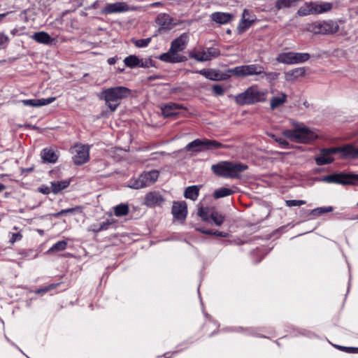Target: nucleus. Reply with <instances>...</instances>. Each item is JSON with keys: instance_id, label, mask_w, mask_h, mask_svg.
Masks as SVG:
<instances>
[{"instance_id": "obj_1", "label": "nucleus", "mask_w": 358, "mask_h": 358, "mask_svg": "<svg viewBox=\"0 0 358 358\" xmlns=\"http://www.w3.org/2000/svg\"><path fill=\"white\" fill-rule=\"evenodd\" d=\"M282 135L297 143H309L318 138L316 131L306 127L303 123L293 124V129L282 131Z\"/></svg>"}, {"instance_id": "obj_2", "label": "nucleus", "mask_w": 358, "mask_h": 358, "mask_svg": "<svg viewBox=\"0 0 358 358\" xmlns=\"http://www.w3.org/2000/svg\"><path fill=\"white\" fill-rule=\"evenodd\" d=\"M131 93L129 89L122 87L107 88L101 91L98 96L105 101L106 105L113 112L120 104L122 99L127 97Z\"/></svg>"}, {"instance_id": "obj_3", "label": "nucleus", "mask_w": 358, "mask_h": 358, "mask_svg": "<svg viewBox=\"0 0 358 358\" xmlns=\"http://www.w3.org/2000/svg\"><path fill=\"white\" fill-rule=\"evenodd\" d=\"M248 168L246 164L231 162H222L211 166V169L215 174L230 178H239L241 173L247 170Z\"/></svg>"}, {"instance_id": "obj_4", "label": "nucleus", "mask_w": 358, "mask_h": 358, "mask_svg": "<svg viewBox=\"0 0 358 358\" xmlns=\"http://www.w3.org/2000/svg\"><path fill=\"white\" fill-rule=\"evenodd\" d=\"M339 152H342L344 156H350L352 158L358 157V148H355L353 145H348L343 147L321 150L320 155L315 158L316 164L322 166L331 163L334 161L332 155Z\"/></svg>"}, {"instance_id": "obj_5", "label": "nucleus", "mask_w": 358, "mask_h": 358, "mask_svg": "<svg viewBox=\"0 0 358 358\" xmlns=\"http://www.w3.org/2000/svg\"><path fill=\"white\" fill-rule=\"evenodd\" d=\"M266 94V90H262L257 85H253L248 87L245 92L237 94L234 99L238 105H249L264 101Z\"/></svg>"}, {"instance_id": "obj_6", "label": "nucleus", "mask_w": 358, "mask_h": 358, "mask_svg": "<svg viewBox=\"0 0 358 358\" xmlns=\"http://www.w3.org/2000/svg\"><path fill=\"white\" fill-rule=\"evenodd\" d=\"M224 148H225V145L216 141L208 139H196L188 143L185 147V150L187 151L200 152L208 150H217Z\"/></svg>"}, {"instance_id": "obj_7", "label": "nucleus", "mask_w": 358, "mask_h": 358, "mask_svg": "<svg viewBox=\"0 0 358 358\" xmlns=\"http://www.w3.org/2000/svg\"><path fill=\"white\" fill-rule=\"evenodd\" d=\"M320 181L341 185L354 184L356 181H358V175L335 173L323 177L320 179Z\"/></svg>"}, {"instance_id": "obj_8", "label": "nucleus", "mask_w": 358, "mask_h": 358, "mask_svg": "<svg viewBox=\"0 0 358 358\" xmlns=\"http://www.w3.org/2000/svg\"><path fill=\"white\" fill-rule=\"evenodd\" d=\"M90 147L84 145H76L71 148L73 162L76 165L85 164L89 159Z\"/></svg>"}, {"instance_id": "obj_9", "label": "nucleus", "mask_w": 358, "mask_h": 358, "mask_svg": "<svg viewBox=\"0 0 358 358\" xmlns=\"http://www.w3.org/2000/svg\"><path fill=\"white\" fill-rule=\"evenodd\" d=\"M136 7L129 6L126 2L117 1L113 3H107L103 8V13L113 14L124 13L130 10H136Z\"/></svg>"}, {"instance_id": "obj_10", "label": "nucleus", "mask_w": 358, "mask_h": 358, "mask_svg": "<svg viewBox=\"0 0 358 358\" xmlns=\"http://www.w3.org/2000/svg\"><path fill=\"white\" fill-rule=\"evenodd\" d=\"M264 73V67L259 64L239 66V77L259 76Z\"/></svg>"}, {"instance_id": "obj_11", "label": "nucleus", "mask_w": 358, "mask_h": 358, "mask_svg": "<svg viewBox=\"0 0 358 358\" xmlns=\"http://www.w3.org/2000/svg\"><path fill=\"white\" fill-rule=\"evenodd\" d=\"M319 34H334L338 31L339 27L336 22L327 20L320 22L317 26Z\"/></svg>"}, {"instance_id": "obj_12", "label": "nucleus", "mask_w": 358, "mask_h": 358, "mask_svg": "<svg viewBox=\"0 0 358 358\" xmlns=\"http://www.w3.org/2000/svg\"><path fill=\"white\" fill-rule=\"evenodd\" d=\"M172 213L174 217L184 220L187 216V205L185 201L175 202L172 206Z\"/></svg>"}, {"instance_id": "obj_13", "label": "nucleus", "mask_w": 358, "mask_h": 358, "mask_svg": "<svg viewBox=\"0 0 358 358\" xmlns=\"http://www.w3.org/2000/svg\"><path fill=\"white\" fill-rule=\"evenodd\" d=\"M255 21V17L252 16L250 12L245 9L242 14V18L238 24V29L240 32L246 31L252 24Z\"/></svg>"}, {"instance_id": "obj_14", "label": "nucleus", "mask_w": 358, "mask_h": 358, "mask_svg": "<svg viewBox=\"0 0 358 358\" xmlns=\"http://www.w3.org/2000/svg\"><path fill=\"white\" fill-rule=\"evenodd\" d=\"M187 41V34H182L171 43L170 48L171 49L172 52H175L176 54H178L179 52L182 51L186 48Z\"/></svg>"}, {"instance_id": "obj_15", "label": "nucleus", "mask_w": 358, "mask_h": 358, "mask_svg": "<svg viewBox=\"0 0 358 358\" xmlns=\"http://www.w3.org/2000/svg\"><path fill=\"white\" fill-rule=\"evenodd\" d=\"M159 59L169 63H179L186 60L185 57L176 54L175 52H172L171 48L169 52L162 54L159 57Z\"/></svg>"}, {"instance_id": "obj_16", "label": "nucleus", "mask_w": 358, "mask_h": 358, "mask_svg": "<svg viewBox=\"0 0 358 358\" xmlns=\"http://www.w3.org/2000/svg\"><path fill=\"white\" fill-rule=\"evenodd\" d=\"M234 15L228 13L215 12L211 14L210 18L213 21L224 24L230 22L234 19Z\"/></svg>"}, {"instance_id": "obj_17", "label": "nucleus", "mask_w": 358, "mask_h": 358, "mask_svg": "<svg viewBox=\"0 0 358 358\" xmlns=\"http://www.w3.org/2000/svg\"><path fill=\"white\" fill-rule=\"evenodd\" d=\"M314 15L329 12L333 8V4L325 1H312Z\"/></svg>"}, {"instance_id": "obj_18", "label": "nucleus", "mask_w": 358, "mask_h": 358, "mask_svg": "<svg viewBox=\"0 0 358 358\" xmlns=\"http://www.w3.org/2000/svg\"><path fill=\"white\" fill-rule=\"evenodd\" d=\"M156 22L161 26L162 29H171L176 24L173 22V19L166 13H160L156 18Z\"/></svg>"}, {"instance_id": "obj_19", "label": "nucleus", "mask_w": 358, "mask_h": 358, "mask_svg": "<svg viewBox=\"0 0 358 358\" xmlns=\"http://www.w3.org/2000/svg\"><path fill=\"white\" fill-rule=\"evenodd\" d=\"M55 100V97H49L47 99H25L22 100V102L24 106H29L32 107H40L46 106L52 103Z\"/></svg>"}, {"instance_id": "obj_20", "label": "nucleus", "mask_w": 358, "mask_h": 358, "mask_svg": "<svg viewBox=\"0 0 358 358\" xmlns=\"http://www.w3.org/2000/svg\"><path fill=\"white\" fill-rule=\"evenodd\" d=\"M163 202L161 194L156 192L147 194L145 198V203L150 207L159 206Z\"/></svg>"}, {"instance_id": "obj_21", "label": "nucleus", "mask_w": 358, "mask_h": 358, "mask_svg": "<svg viewBox=\"0 0 358 358\" xmlns=\"http://www.w3.org/2000/svg\"><path fill=\"white\" fill-rule=\"evenodd\" d=\"M182 106L176 103H169L162 107V112L164 117L176 116L178 115V110Z\"/></svg>"}, {"instance_id": "obj_22", "label": "nucleus", "mask_w": 358, "mask_h": 358, "mask_svg": "<svg viewBox=\"0 0 358 358\" xmlns=\"http://www.w3.org/2000/svg\"><path fill=\"white\" fill-rule=\"evenodd\" d=\"M141 176L143 180V185L148 187L152 185L157 180L159 172L157 171L145 172L141 174Z\"/></svg>"}, {"instance_id": "obj_23", "label": "nucleus", "mask_w": 358, "mask_h": 358, "mask_svg": "<svg viewBox=\"0 0 358 358\" xmlns=\"http://www.w3.org/2000/svg\"><path fill=\"white\" fill-rule=\"evenodd\" d=\"M43 160L48 163H55L57 160L58 155L52 148H45L41 152Z\"/></svg>"}, {"instance_id": "obj_24", "label": "nucleus", "mask_w": 358, "mask_h": 358, "mask_svg": "<svg viewBox=\"0 0 358 358\" xmlns=\"http://www.w3.org/2000/svg\"><path fill=\"white\" fill-rule=\"evenodd\" d=\"M31 38L39 43L48 45L53 41V38L50 36L44 31H39L35 33Z\"/></svg>"}, {"instance_id": "obj_25", "label": "nucleus", "mask_w": 358, "mask_h": 358, "mask_svg": "<svg viewBox=\"0 0 358 358\" xmlns=\"http://www.w3.org/2000/svg\"><path fill=\"white\" fill-rule=\"evenodd\" d=\"M287 101V95L283 92H278L276 96H273L271 99V108L272 110L275 109L285 103Z\"/></svg>"}, {"instance_id": "obj_26", "label": "nucleus", "mask_w": 358, "mask_h": 358, "mask_svg": "<svg viewBox=\"0 0 358 358\" xmlns=\"http://www.w3.org/2000/svg\"><path fill=\"white\" fill-rule=\"evenodd\" d=\"M306 73L304 67H299L285 73V78L287 80H292L302 77Z\"/></svg>"}, {"instance_id": "obj_27", "label": "nucleus", "mask_w": 358, "mask_h": 358, "mask_svg": "<svg viewBox=\"0 0 358 358\" xmlns=\"http://www.w3.org/2000/svg\"><path fill=\"white\" fill-rule=\"evenodd\" d=\"M70 184L69 180L52 181L50 182L52 192L57 194L62 190L66 189Z\"/></svg>"}, {"instance_id": "obj_28", "label": "nucleus", "mask_w": 358, "mask_h": 358, "mask_svg": "<svg viewBox=\"0 0 358 358\" xmlns=\"http://www.w3.org/2000/svg\"><path fill=\"white\" fill-rule=\"evenodd\" d=\"M294 52H282L278 55L276 60L285 64H294Z\"/></svg>"}, {"instance_id": "obj_29", "label": "nucleus", "mask_w": 358, "mask_h": 358, "mask_svg": "<svg viewBox=\"0 0 358 358\" xmlns=\"http://www.w3.org/2000/svg\"><path fill=\"white\" fill-rule=\"evenodd\" d=\"M199 188L196 185H192L187 187L184 192V196L187 199H189L192 201L197 199L199 196Z\"/></svg>"}, {"instance_id": "obj_30", "label": "nucleus", "mask_w": 358, "mask_h": 358, "mask_svg": "<svg viewBox=\"0 0 358 358\" xmlns=\"http://www.w3.org/2000/svg\"><path fill=\"white\" fill-rule=\"evenodd\" d=\"M297 14L299 16H306L309 15H314L312 1L306 2L298 10Z\"/></svg>"}, {"instance_id": "obj_31", "label": "nucleus", "mask_w": 358, "mask_h": 358, "mask_svg": "<svg viewBox=\"0 0 358 358\" xmlns=\"http://www.w3.org/2000/svg\"><path fill=\"white\" fill-rule=\"evenodd\" d=\"M210 218L213 220L215 225L220 226L223 224L225 217L220 212L213 210L210 212Z\"/></svg>"}, {"instance_id": "obj_32", "label": "nucleus", "mask_w": 358, "mask_h": 358, "mask_svg": "<svg viewBox=\"0 0 358 358\" xmlns=\"http://www.w3.org/2000/svg\"><path fill=\"white\" fill-rule=\"evenodd\" d=\"M196 73H200L201 75L203 76L205 78L212 80H220L219 74L218 73L212 69L206 70L202 69L199 71H196Z\"/></svg>"}, {"instance_id": "obj_33", "label": "nucleus", "mask_w": 358, "mask_h": 358, "mask_svg": "<svg viewBox=\"0 0 358 358\" xmlns=\"http://www.w3.org/2000/svg\"><path fill=\"white\" fill-rule=\"evenodd\" d=\"M76 213H82V207L76 206L74 208H70L67 209H64L60 210L59 212L52 214L54 217H59L61 215H65L68 214H73Z\"/></svg>"}, {"instance_id": "obj_34", "label": "nucleus", "mask_w": 358, "mask_h": 358, "mask_svg": "<svg viewBox=\"0 0 358 358\" xmlns=\"http://www.w3.org/2000/svg\"><path fill=\"white\" fill-rule=\"evenodd\" d=\"M189 57L199 62H206L209 60L206 50L193 51L190 52Z\"/></svg>"}, {"instance_id": "obj_35", "label": "nucleus", "mask_w": 358, "mask_h": 358, "mask_svg": "<svg viewBox=\"0 0 358 358\" xmlns=\"http://www.w3.org/2000/svg\"><path fill=\"white\" fill-rule=\"evenodd\" d=\"M129 211V208L127 204L121 203L114 207V213L117 217L127 215Z\"/></svg>"}, {"instance_id": "obj_36", "label": "nucleus", "mask_w": 358, "mask_h": 358, "mask_svg": "<svg viewBox=\"0 0 358 358\" xmlns=\"http://www.w3.org/2000/svg\"><path fill=\"white\" fill-rule=\"evenodd\" d=\"M234 192V191L230 188L221 187L214 192L213 196L215 199H220V198L229 196V195L232 194Z\"/></svg>"}, {"instance_id": "obj_37", "label": "nucleus", "mask_w": 358, "mask_h": 358, "mask_svg": "<svg viewBox=\"0 0 358 358\" xmlns=\"http://www.w3.org/2000/svg\"><path fill=\"white\" fill-rule=\"evenodd\" d=\"M310 55L306 52H294V64L303 63L310 59Z\"/></svg>"}, {"instance_id": "obj_38", "label": "nucleus", "mask_w": 358, "mask_h": 358, "mask_svg": "<svg viewBox=\"0 0 358 358\" xmlns=\"http://www.w3.org/2000/svg\"><path fill=\"white\" fill-rule=\"evenodd\" d=\"M124 62L125 65L130 68H134L140 65L139 59L135 55H129L127 57Z\"/></svg>"}, {"instance_id": "obj_39", "label": "nucleus", "mask_w": 358, "mask_h": 358, "mask_svg": "<svg viewBox=\"0 0 358 358\" xmlns=\"http://www.w3.org/2000/svg\"><path fill=\"white\" fill-rule=\"evenodd\" d=\"M127 187L135 189L145 187L141 175L137 179L131 180Z\"/></svg>"}, {"instance_id": "obj_40", "label": "nucleus", "mask_w": 358, "mask_h": 358, "mask_svg": "<svg viewBox=\"0 0 358 358\" xmlns=\"http://www.w3.org/2000/svg\"><path fill=\"white\" fill-rule=\"evenodd\" d=\"M127 187L135 189L145 187L141 175L137 179L131 180Z\"/></svg>"}, {"instance_id": "obj_41", "label": "nucleus", "mask_w": 358, "mask_h": 358, "mask_svg": "<svg viewBox=\"0 0 358 358\" xmlns=\"http://www.w3.org/2000/svg\"><path fill=\"white\" fill-rule=\"evenodd\" d=\"M210 212L208 208H199L197 214L202 219V220L208 222L210 220Z\"/></svg>"}, {"instance_id": "obj_42", "label": "nucleus", "mask_w": 358, "mask_h": 358, "mask_svg": "<svg viewBox=\"0 0 358 358\" xmlns=\"http://www.w3.org/2000/svg\"><path fill=\"white\" fill-rule=\"evenodd\" d=\"M67 243L64 241H58L54 244L49 250V252H59L66 249Z\"/></svg>"}, {"instance_id": "obj_43", "label": "nucleus", "mask_w": 358, "mask_h": 358, "mask_svg": "<svg viewBox=\"0 0 358 358\" xmlns=\"http://www.w3.org/2000/svg\"><path fill=\"white\" fill-rule=\"evenodd\" d=\"M333 210V208L331 206L328 207H320L315 208L312 210L311 214L313 216H320V215L326 213H329Z\"/></svg>"}, {"instance_id": "obj_44", "label": "nucleus", "mask_w": 358, "mask_h": 358, "mask_svg": "<svg viewBox=\"0 0 358 358\" xmlns=\"http://www.w3.org/2000/svg\"><path fill=\"white\" fill-rule=\"evenodd\" d=\"M262 78L265 77L268 82H272L278 78L279 73L275 72H265L260 75Z\"/></svg>"}, {"instance_id": "obj_45", "label": "nucleus", "mask_w": 358, "mask_h": 358, "mask_svg": "<svg viewBox=\"0 0 358 358\" xmlns=\"http://www.w3.org/2000/svg\"><path fill=\"white\" fill-rule=\"evenodd\" d=\"M209 60L220 55V50L217 48H210L206 50Z\"/></svg>"}, {"instance_id": "obj_46", "label": "nucleus", "mask_w": 358, "mask_h": 358, "mask_svg": "<svg viewBox=\"0 0 358 358\" xmlns=\"http://www.w3.org/2000/svg\"><path fill=\"white\" fill-rule=\"evenodd\" d=\"M271 136L276 141L282 148H289V143L282 137H276L272 134Z\"/></svg>"}, {"instance_id": "obj_47", "label": "nucleus", "mask_w": 358, "mask_h": 358, "mask_svg": "<svg viewBox=\"0 0 358 358\" xmlns=\"http://www.w3.org/2000/svg\"><path fill=\"white\" fill-rule=\"evenodd\" d=\"M285 203L287 206L292 207L302 206L306 203V201L303 200H287Z\"/></svg>"}, {"instance_id": "obj_48", "label": "nucleus", "mask_w": 358, "mask_h": 358, "mask_svg": "<svg viewBox=\"0 0 358 358\" xmlns=\"http://www.w3.org/2000/svg\"><path fill=\"white\" fill-rule=\"evenodd\" d=\"M212 90L215 96H221L224 93V87L220 85H214Z\"/></svg>"}, {"instance_id": "obj_49", "label": "nucleus", "mask_w": 358, "mask_h": 358, "mask_svg": "<svg viewBox=\"0 0 358 358\" xmlns=\"http://www.w3.org/2000/svg\"><path fill=\"white\" fill-rule=\"evenodd\" d=\"M150 38L140 39L135 41L136 46L138 48H144L148 45L150 42Z\"/></svg>"}, {"instance_id": "obj_50", "label": "nucleus", "mask_w": 358, "mask_h": 358, "mask_svg": "<svg viewBox=\"0 0 358 358\" xmlns=\"http://www.w3.org/2000/svg\"><path fill=\"white\" fill-rule=\"evenodd\" d=\"M8 37L3 34H0V49L6 46L8 42Z\"/></svg>"}, {"instance_id": "obj_51", "label": "nucleus", "mask_w": 358, "mask_h": 358, "mask_svg": "<svg viewBox=\"0 0 358 358\" xmlns=\"http://www.w3.org/2000/svg\"><path fill=\"white\" fill-rule=\"evenodd\" d=\"M108 226V222H102L99 227H91V230L95 232H99L101 230L106 229Z\"/></svg>"}, {"instance_id": "obj_52", "label": "nucleus", "mask_w": 358, "mask_h": 358, "mask_svg": "<svg viewBox=\"0 0 358 358\" xmlns=\"http://www.w3.org/2000/svg\"><path fill=\"white\" fill-rule=\"evenodd\" d=\"M227 73H229V76H234L236 77H239V66H236L233 69H229L227 70Z\"/></svg>"}, {"instance_id": "obj_53", "label": "nucleus", "mask_w": 358, "mask_h": 358, "mask_svg": "<svg viewBox=\"0 0 358 358\" xmlns=\"http://www.w3.org/2000/svg\"><path fill=\"white\" fill-rule=\"evenodd\" d=\"M38 192L43 194H49L50 192H52V189L51 187H49L46 185H42L38 188Z\"/></svg>"}, {"instance_id": "obj_54", "label": "nucleus", "mask_w": 358, "mask_h": 358, "mask_svg": "<svg viewBox=\"0 0 358 358\" xmlns=\"http://www.w3.org/2000/svg\"><path fill=\"white\" fill-rule=\"evenodd\" d=\"M22 237V236L21 235L20 233L12 234V237H11V238L10 240V242L11 243H15L17 241L21 240Z\"/></svg>"}, {"instance_id": "obj_55", "label": "nucleus", "mask_w": 358, "mask_h": 358, "mask_svg": "<svg viewBox=\"0 0 358 358\" xmlns=\"http://www.w3.org/2000/svg\"><path fill=\"white\" fill-rule=\"evenodd\" d=\"M213 235H215L217 236H220V237H227V233L223 232V231H213Z\"/></svg>"}, {"instance_id": "obj_56", "label": "nucleus", "mask_w": 358, "mask_h": 358, "mask_svg": "<svg viewBox=\"0 0 358 358\" xmlns=\"http://www.w3.org/2000/svg\"><path fill=\"white\" fill-rule=\"evenodd\" d=\"M346 348V352L348 353H358V348L348 347Z\"/></svg>"}, {"instance_id": "obj_57", "label": "nucleus", "mask_w": 358, "mask_h": 358, "mask_svg": "<svg viewBox=\"0 0 358 358\" xmlns=\"http://www.w3.org/2000/svg\"><path fill=\"white\" fill-rule=\"evenodd\" d=\"M52 288V285L51 286H48V287H46L45 288L38 289L36 292L38 293V294L45 293V292L50 290Z\"/></svg>"}, {"instance_id": "obj_58", "label": "nucleus", "mask_w": 358, "mask_h": 358, "mask_svg": "<svg viewBox=\"0 0 358 358\" xmlns=\"http://www.w3.org/2000/svg\"><path fill=\"white\" fill-rule=\"evenodd\" d=\"M117 58V57H110L108 59V63L110 65L115 64L116 63Z\"/></svg>"}, {"instance_id": "obj_59", "label": "nucleus", "mask_w": 358, "mask_h": 358, "mask_svg": "<svg viewBox=\"0 0 358 358\" xmlns=\"http://www.w3.org/2000/svg\"><path fill=\"white\" fill-rule=\"evenodd\" d=\"M199 231H200L201 232H202L203 234H205L213 235V231H210V230H202V229H199Z\"/></svg>"}, {"instance_id": "obj_60", "label": "nucleus", "mask_w": 358, "mask_h": 358, "mask_svg": "<svg viewBox=\"0 0 358 358\" xmlns=\"http://www.w3.org/2000/svg\"><path fill=\"white\" fill-rule=\"evenodd\" d=\"M338 349H340L343 351H345L346 352V347H344V346H341V345H335Z\"/></svg>"}, {"instance_id": "obj_61", "label": "nucleus", "mask_w": 358, "mask_h": 358, "mask_svg": "<svg viewBox=\"0 0 358 358\" xmlns=\"http://www.w3.org/2000/svg\"><path fill=\"white\" fill-rule=\"evenodd\" d=\"M338 349H340L343 351H345L346 352V347H344V346H341V345H335Z\"/></svg>"}, {"instance_id": "obj_62", "label": "nucleus", "mask_w": 358, "mask_h": 358, "mask_svg": "<svg viewBox=\"0 0 358 358\" xmlns=\"http://www.w3.org/2000/svg\"><path fill=\"white\" fill-rule=\"evenodd\" d=\"M5 189H6L5 185H3V184L0 183V192H2L3 190H4Z\"/></svg>"}, {"instance_id": "obj_63", "label": "nucleus", "mask_w": 358, "mask_h": 358, "mask_svg": "<svg viewBox=\"0 0 358 358\" xmlns=\"http://www.w3.org/2000/svg\"><path fill=\"white\" fill-rule=\"evenodd\" d=\"M6 15V13L0 14V20L3 19Z\"/></svg>"}, {"instance_id": "obj_64", "label": "nucleus", "mask_w": 358, "mask_h": 358, "mask_svg": "<svg viewBox=\"0 0 358 358\" xmlns=\"http://www.w3.org/2000/svg\"><path fill=\"white\" fill-rule=\"evenodd\" d=\"M357 205H358V202H357Z\"/></svg>"}]
</instances>
